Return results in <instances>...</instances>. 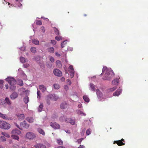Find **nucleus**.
Segmentation results:
<instances>
[{"label": "nucleus", "instance_id": "nucleus-54", "mask_svg": "<svg viewBox=\"0 0 148 148\" xmlns=\"http://www.w3.org/2000/svg\"><path fill=\"white\" fill-rule=\"evenodd\" d=\"M76 142L78 143V144H80L81 143L82 141H81L80 140L78 139L77 140Z\"/></svg>", "mask_w": 148, "mask_h": 148}, {"label": "nucleus", "instance_id": "nucleus-53", "mask_svg": "<svg viewBox=\"0 0 148 148\" xmlns=\"http://www.w3.org/2000/svg\"><path fill=\"white\" fill-rule=\"evenodd\" d=\"M51 42L52 44L53 45H55L56 43V42L55 40H52L51 41Z\"/></svg>", "mask_w": 148, "mask_h": 148}, {"label": "nucleus", "instance_id": "nucleus-8", "mask_svg": "<svg viewBox=\"0 0 148 148\" xmlns=\"http://www.w3.org/2000/svg\"><path fill=\"white\" fill-rule=\"evenodd\" d=\"M54 74L56 76L60 77L62 76V72L58 69H55L53 71Z\"/></svg>", "mask_w": 148, "mask_h": 148}, {"label": "nucleus", "instance_id": "nucleus-32", "mask_svg": "<svg viewBox=\"0 0 148 148\" xmlns=\"http://www.w3.org/2000/svg\"><path fill=\"white\" fill-rule=\"evenodd\" d=\"M30 50L33 53H35L36 52V48L34 47H31Z\"/></svg>", "mask_w": 148, "mask_h": 148}, {"label": "nucleus", "instance_id": "nucleus-64", "mask_svg": "<svg viewBox=\"0 0 148 148\" xmlns=\"http://www.w3.org/2000/svg\"><path fill=\"white\" fill-rule=\"evenodd\" d=\"M78 107L79 108H82V106L81 104H79L78 105Z\"/></svg>", "mask_w": 148, "mask_h": 148}, {"label": "nucleus", "instance_id": "nucleus-21", "mask_svg": "<svg viewBox=\"0 0 148 148\" xmlns=\"http://www.w3.org/2000/svg\"><path fill=\"white\" fill-rule=\"evenodd\" d=\"M26 120L30 123H33L34 121V119L32 117H27Z\"/></svg>", "mask_w": 148, "mask_h": 148}, {"label": "nucleus", "instance_id": "nucleus-10", "mask_svg": "<svg viewBox=\"0 0 148 148\" xmlns=\"http://www.w3.org/2000/svg\"><path fill=\"white\" fill-rule=\"evenodd\" d=\"M68 106L67 103L65 102H62L60 105V108L62 109H65Z\"/></svg>", "mask_w": 148, "mask_h": 148}, {"label": "nucleus", "instance_id": "nucleus-51", "mask_svg": "<svg viewBox=\"0 0 148 148\" xmlns=\"http://www.w3.org/2000/svg\"><path fill=\"white\" fill-rule=\"evenodd\" d=\"M29 64H23V66L24 68H27L29 66Z\"/></svg>", "mask_w": 148, "mask_h": 148}, {"label": "nucleus", "instance_id": "nucleus-45", "mask_svg": "<svg viewBox=\"0 0 148 148\" xmlns=\"http://www.w3.org/2000/svg\"><path fill=\"white\" fill-rule=\"evenodd\" d=\"M116 87H114L112 88H110L109 89V91L111 92H112L114 91V90H116Z\"/></svg>", "mask_w": 148, "mask_h": 148}, {"label": "nucleus", "instance_id": "nucleus-6", "mask_svg": "<svg viewBox=\"0 0 148 148\" xmlns=\"http://www.w3.org/2000/svg\"><path fill=\"white\" fill-rule=\"evenodd\" d=\"M49 98L50 99L53 101H56L58 99V97L55 94H50L47 96V100Z\"/></svg>", "mask_w": 148, "mask_h": 148}, {"label": "nucleus", "instance_id": "nucleus-39", "mask_svg": "<svg viewBox=\"0 0 148 148\" xmlns=\"http://www.w3.org/2000/svg\"><path fill=\"white\" fill-rule=\"evenodd\" d=\"M15 1L16 2H18L19 3V4L18 5V7H20L22 6V4L21 3V2H22L23 0H15Z\"/></svg>", "mask_w": 148, "mask_h": 148}, {"label": "nucleus", "instance_id": "nucleus-62", "mask_svg": "<svg viewBox=\"0 0 148 148\" xmlns=\"http://www.w3.org/2000/svg\"><path fill=\"white\" fill-rule=\"evenodd\" d=\"M55 148H65V147L63 146H58L56 147Z\"/></svg>", "mask_w": 148, "mask_h": 148}, {"label": "nucleus", "instance_id": "nucleus-3", "mask_svg": "<svg viewBox=\"0 0 148 148\" xmlns=\"http://www.w3.org/2000/svg\"><path fill=\"white\" fill-rule=\"evenodd\" d=\"M36 134L32 132L27 133L26 135L27 138L29 139H33L36 138Z\"/></svg>", "mask_w": 148, "mask_h": 148}, {"label": "nucleus", "instance_id": "nucleus-17", "mask_svg": "<svg viewBox=\"0 0 148 148\" xmlns=\"http://www.w3.org/2000/svg\"><path fill=\"white\" fill-rule=\"evenodd\" d=\"M37 130L39 133L40 134H42L43 135H45V132L42 129L40 128H38Z\"/></svg>", "mask_w": 148, "mask_h": 148}, {"label": "nucleus", "instance_id": "nucleus-41", "mask_svg": "<svg viewBox=\"0 0 148 148\" xmlns=\"http://www.w3.org/2000/svg\"><path fill=\"white\" fill-rule=\"evenodd\" d=\"M0 139L2 141H5L6 140V139L3 136H1L0 137Z\"/></svg>", "mask_w": 148, "mask_h": 148}, {"label": "nucleus", "instance_id": "nucleus-1", "mask_svg": "<svg viewBox=\"0 0 148 148\" xmlns=\"http://www.w3.org/2000/svg\"><path fill=\"white\" fill-rule=\"evenodd\" d=\"M104 72H106V73L103 77V79L104 80H110L114 75V73L112 71L109 70L106 66L103 68L102 72L101 75Z\"/></svg>", "mask_w": 148, "mask_h": 148}, {"label": "nucleus", "instance_id": "nucleus-52", "mask_svg": "<svg viewBox=\"0 0 148 148\" xmlns=\"http://www.w3.org/2000/svg\"><path fill=\"white\" fill-rule=\"evenodd\" d=\"M69 69L71 70H74L73 66L70 65L69 66Z\"/></svg>", "mask_w": 148, "mask_h": 148}, {"label": "nucleus", "instance_id": "nucleus-19", "mask_svg": "<svg viewBox=\"0 0 148 148\" xmlns=\"http://www.w3.org/2000/svg\"><path fill=\"white\" fill-rule=\"evenodd\" d=\"M119 82V80L117 79H114L112 82V84L113 85H116Z\"/></svg>", "mask_w": 148, "mask_h": 148}, {"label": "nucleus", "instance_id": "nucleus-7", "mask_svg": "<svg viewBox=\"0 0 148 148\" xmlns=\"http://www.w3.org/2000/svg\"><path fill=\"white\" fill-rule=\"evenodd\" d=\"M125 140L123 138H122L121 140L114 141L113 142V144H115V143H116L117 145L119 146L124 145L125 144V143H123V142Z\"/></svg>", "mask_w": 148, "mask_h": 148}, {"label": "nucleus", "instance_id": "nucleus-15", "mask_svg": "<svg viewBox=\"0 0 148 148\" xmlns=\"http://www.w3.org/2000/svg\"><path fill=\"white\" fill-rule=\"evenodd\" d=\"M18 94L16 92H14L12 93L11 95V98L12 99H14L16 98L18 96Z\"/></svg>", "mask_w": 148, "mask_h": 148}, {"label": "nucleus", "instance_id": "nucleus-28", "mask_svg": "<svg viewBox=\"0 0 148 148\" xmlns=\"http://www.w3.org/2000/svg\"><path fill=\"white\" fill-rule=\"evenodd\" d=\"M24 101L25 103H27L29 101V98L27 96L25 97L24 99Z\"/></svg>", "mask_w": 148, "mask_h": 148}, {"label": "nucleus", "instance_id": "nucleus-35", "mask_svg": "<svg viewBox=\"0 0 148 148\" xmlns=\"http://www.w3.org/2000/svg\"><path fill=\"white\" fill-rule=\"evenodd\" d=\"M57 143L60 145H63V141L61 139H58L57 141Z\"/></svg>", "mask_w": 148, "mask_h": 148}, {"label": "nucleus", "instance_id": "nucleus-40", "mask_svg": "<svg viewBox=\"0 0 148 148\" xmlns=\"http://www.w3.org/2000/svg\"><path fill=\"white\" fill-rule=\"evenodd\" d=\"M66 118L64 116H62L60 118V121L63 122L65 120Z\"/></svg>", "mask_w": 148, "mask_h": 148}, {"label": "nucleus", "instance_id": "nucleus-50", "mask_svg": "<svg viewBox=\"0 0 148 148\" xmlns=\"http://www.w3.org/2000/svg\"><path fill=\"white\" fill-rule=\"evenodd\" d=\"M41 29L43 33H44L45 32V27L43 26H42L41 27Z\"/></svg>", "mask_w": 148, "mask_h": 148}, {"label": "nucleus", "instance_id": "nucleus-56", "mask_svg": "<svg viewBox=\"0 0 148 148\" xmlns=\"http://www.w3.org/2000/svg\"><path fill=\"white\" fill-rule=\"evenodd\" d=\"M55 55L58 57H60L61 56L60 54L58 52H56Z\"/></svg>", "mask_w": 148, "mask_h": 148}, {"label": "nucleus", "instance_id": "nucleus-12", "mask_svg": "<svg viewBox=\"0 0 148 148\" xmlns=\"http://www.w3.org/2000/svg\"><path fill=\"white\" fill-rule=\"evenodd\" d=\"M65 121L67 123H70L72 125H74L75 123V121L73 120H72L70 118L66 119Z\"/></svg>", "mask_w": 148, "mask_h": 148}, {"label": "nucleus", "instance_id": "nucleus-38", "mask_svg": "<svg viewBox=\"0 0 148 148\" xmlns=\"http://www.w3.org/2000/svg\"><path fill=\"white\" fill-rule=\"evenodd\" d=\"M53 87L55 89H58L59 88V86L58 84H54L53 85Z\"/></svg>", "mask_w": 148, "mask_h": 148}, {"label": "nucleus", "instance_id": "nucleus-22", "mask_svg": "<svg viewBox=\"0 0 148 148\" xmlns=\"http://www.w3.org/2000/svg\"><path fill=\"white\" fill-rule=\"evenodd\" d=\"M56 66L57 67L61 68L62 67V64L60 60H57L56 61Z\"/></svg>", "mask_w": 148, "mask_h": 148}, {"label": "nucleus", "instance_id": "nucleus-26", "mask_svg": "<svg viewBox=\"0 0 148 148\" xmlns=\"http://www.w3.org/2000/svg\"><path fill=\"white\" fill-rule=\"evenodd\" d=\"M0 117L2 118L3 119H6L7 117L5 114H3L0 112Z\"/></svg>", "mask_w": 148, "mask_h": 148}, {"label": "nucleus", "instance_id": "nucleus-14", "mask_svg": "<svg viewBox=\"0 0 148 148\" xmlns=\"http://www.w3.org/2000/svg\"><path fill=\"white\" fill-rule=\"evenodd\" d=\"M122 91V90L121 89H119L117 91L113 93V95L114 96H118L120 95Z\"/></svg>", "mask_w": 148, "mask_h": 148}, {"label": "nucleus", "instance_id": "nucleus-31", "mask_svg": "<svg viewBox=\"0 0 148 148\" xmlns=\"http://www.w3.org/2000/svg\"><path fill=\"white\" fill-rule=\"evenodd\" d=\"M19 119H23L25 118L24 115L23 114H20L18 116Z\"/></svg>", "mask_w": 148, "mask_h": 148}, {"label": "nucleus", "instance_id": "nucleus-59", "mask_svg": "<svg viewBox=\"0 0 148 148\" xmlns=\"http://www.w3.org/2000/svg\"><path fill=\"white\" fill-rule=\"evenodd\" d=\"M67 83L68 84H69V85H70L71 84V82L70 81L69 79H68V80H67Z\"/></svg>", "mask_w": 148, "mask_h": 148}, {"label": "nucleus", "instance_id": "nucleus-58", "mask_svg": "<svg viewBox=\"0 0 148 148\" xmlns=\"http://www.w3.org/2000/svg\"><path fill=\"white\" fill-rule=\"evenodd\" d=\"M85 130V129H84L83 130H82L81 133L82 135H83L84 134Z\"/></svg>", "mask_w": 148, "mask_h": 148}, {"label": "nucleus", "instance_id": "nucleus-5", "mask_svg": "<svg viewBox=\"0 0 148 148\" xmlns=\"http://www.w3.org/2000/svg\"><path fill=\"white\" fill-rule=\"evenodd\" d=\"M50 125L54 129H58L60 128V125L56 122H51L50 123Z\"/></svg>", "mask_w": 148, "mask_h": 148}, {"label": "nucleus", "instance_id": "nucleus-29", "mask_svg": "<svg viewBox=\"0 0 148 148\" xmlns=\"http://www.w3.org/2000/svg\"><path fill=\"white\" fill-rule=\"evenodd\" d=\"M11 137L13 139L18 140L19 139V137L18 136H16V135L12 134L11 135Z\"/></svg>", "mask_w": 148, "mask_h": 148}, {"label": "nucleus", "instance_id": "nucleus-42", "mask_svg": "<svg viewBox=\"0 0 148 148\" xmlns=\"http://www.w3.org/2000/svg\"><path fill=\"white\" fill-rule=\"evenodd\" d=\"M36 23L37 25H41L42 24V22L40 20H37L36 22Z\"/></svg>", "mask_w": 148, "mask_h": 148}, {"label": "nucleus", "instance_id": "nucleus-46", "mask_svg": "<svg viewBox=\"0 0 148 148\" xmlns=\"http://www.w3.org/2000/svg\"><path fill=\"white\" fill-rule=\"evenodd\" d=\"M37 94L38 95V98L39 97V98H40L41 96V93L40 91H38L37 92Z\"/></svg>", "mask_w": 148, "mask_h": 148}, {"label": "nucleus", "instance_id": "nucleus-47", "mask_svg": "<svg viewBox=\"0 0 148 148\" xmlns=\"http://www.w3.org/2000/svg\"><path fill=\"white\" fill-rule=\"evenodd\" d=\"M51 62H53L54 61V58L53 57L51 56L49 58Z\"/></svg>", "mask_w": 148, "mask_h": 148}, {"label": "nucleus", "instance_id": "nucleus-30", "mask_svg": "<svg viewBox=\"0 0 148 148\" xmlns=\"http://www.w3.org/2000/svg\"><path fill=\"white\" fill-rule=\"evenodd\" d=\"M32 42L34 44L36 45H38L39 44V42L38 40L34 39L32 40Z\"/></svg>", "mask_w": 148, "mask_h": 148}, {"label": "nucleus", "instance_id": "nucleus-4", "mask_svg": "<svg viewBox=\"0 0 148 148\" xmlns=\"http://www.w3.org/2000/svg\"><path fill=\"white\" fill-rule=\"evenodd\" d=\"M6 80L10 85H14L16 83L15 80L13 77H9L7 78Z\"/></svg>", "mask_w": 148, "mask_h": 148}, {"label": "nucleus", "instance_id": "nucleus-34", "mask_svg": "<svg viewBox=\"0 0 148 148\" xmlns=\"http://www.w3.org/2000/svg\"><path fill=\"white\" fill-rule=\"evenodd\" d=\"M70 72L71 73L70 76L71 78H72L74 76L75 71L74 70H71L70 71Z\"/></svg>", "mask_w": 148, "mask_h": 148}, {"label": "nucleus", "instance_id": "nucleus-44", "mask_svg": "<svg viewBox=\"0 0 148 148\" xmlns=\"http://www.w3.org/2000/svg\"><path fill=\"white\" fill-rule=\"evenodd\" d=\"M18 84L21 86H23V81L22 80H19Z\"/></svg>", "mask_w": 148, "mask_h": 148}, {"label": "nucleus", "instance_id": "nucleus-18", "mask_svg": "<svg viewBox=\"0 0 148 148\" xmlns=\"http://www.w3.org/2000/svg\"><path fill=\"white\" fill-rule=\"evenodd\" d=\"M47 50L49 52L53 53L54 52V49L53 47H50L47 48Z\"/></svg>", "mask_w": 148, "mask_h": 148}, {"label": "nucleus", "instance_id": "nucleus-57", "mask_svg": "<svg viewBox=\"0 0 148 148\" xmlns=\"http://www.w3.org/2000/svg\"><path fill=\"white\" fill-rule=\"evenodd\" d=\"M79 113L80 114H83V115H84V116H85L86 115V114L84 113L83 112L81 111H79Z\"/></svg>", "mask_w": 148, "mask_h": 148}, {"label": "nucleus", "instance_id": "nucleus-61", "mask_svg": "<svg viewBox=\"0 0 148 148\" xmlns=\"http://www.w3.org/2000/svg\"><path fill=\"white\" fill-rule=\"evenodd\" d=\"M65 131L66 133L68 134H70L71 133L70 131L68 130H65Z\"/></svg>", "mask_w": 148, "mask_h": 148}, {"label": "nucleus", "instance_id": "nucleus-43", "mask_svg": "<svg viewBox=\"0 0 148 148\" xmlns=\"http://www.w3.org/2000/svg\"><path fill=\"white\" fill-rule=\"evenodd\" d=\"M62 37L61 36H56L55 39L58 41H59L62 39Z\"/></svg>", "mask_w": 148, "mask_h": 148}, {"label": "nucleus", "instance_id": "nucleus-27", "mask_svg": "<svg viewBox=\"0 0 148 148\" xmlns=\"http://www.w3.org/2000/svg\"><path fill=\"white\" fill-rule=\"evenodd\" d=\"M83 99L86 102L88 103L89 101V99L86 96H83Z\"/></svg>", "mask_w": 148, "mask_h": 148}, {"label": "nucleus", "instance_id": "nucleus-25", "mask_svg": "<svg viewBox=\"0 0 148 148\" xmlns=\"http://www.w3.org/2000/svg\"><path fill=\"white\" fill-rule=\"evenodd\" d=\"M20 61L22 63H24L26 62L27 61V59H25V58L21 57L20 58Z\"/></svg>", "mask_w": 148, "mask_h": 148}, {"label": "nucleus", "instance_id": "nucleus-36", "mask_svg": "<svg viewBox=\"0 0 148 148\" xmlns=\"http://www.w3.org/2000/svg\"><path fill=\"white\" fill-rule=\"evenodd\" d=\"M1 133L5 137H6L7 138H9L10 137V135L7 133H4L3 132H2Z\"/></svg>", "mask_w": 148, "mask_h": 148}, {"label": "nucleus", "instance_id": "nucleus-55", "mask_svg": "<svg viewBox=\"0 0 148 148\" xmlns=\"http://www.w3.org/2000/svg\"><path fill=\"white\" fill-rule=\"evenodd\" d=\"M64 42H63L62 43H61V46L62 48H63L64 47Z\"/></svg>", "mask_w": 148, "mask_h": 148}, {"label": "nucleus", "instance_id": "nucleus-20", "mask_svg": "<svg viewBox=\"0 0 148 148\" xmlns=\"http://www.w3.org/2000/svg\"><path fill=\"white\" fill-rule=\"evenodd\" d=\"M5 102L7 103L8 105H10L11 104V102L9 98L8 97H6L5 99Z\"/></svg>", "mask_w": 148, "mask_h": 148}, {"label": "nucleus", "instance_id": "nucleus-11", "mask_svg": "<svg viewBox=\"0 0 148 148\" xmlns=\"http://www.w3.org/2000/svg\"><path fill=\"white\" fill-rule=\"evenodd\" d=\"M11 133L13 135H19L21 133V131L17 129H16L12 130Z\"/></svg>", "mask_w": 148, "mask_h": 148}, {"label": "nucleus", "instance_id": "nucleus-23", "mask_svg": "<svg viewBox=\"0 0 148 148\" xmlns=\"http://www.w3.org/2000/svg\"><path fill=\"white\" fill-rule=\"evenodd\" d=\"M43 107V103H41L40 104V105L39 106L38 108V111L39 112H41L42 111V109Z\"/></svg>", "mask_w": 148, "mask_h": 148}, {"label": "nucleus", "instance_id": "nucleus-63", "mask_svg": "<svg viewBox=\"0 0 148 148\" xmlns=\"http://www.w3.org/2000/svg\"><path fill=\"white\" fill-rule=\"evenodd\" d=\"M3 80H0V84H1L2 85H3Z\"/></svg>", "mask_w": 148, "mask_h": 148}, {"label": "nucleus", "instance_id": "nucleus-49", "mask_svg": "<svg viewBox=\"0 0 148 148\" xmlns=\"http://www.w3.org/2000/svg\"><path fill=\"white\" fill-rule=\"evenodd\" d=\"M47 104L48 105H49L50 103V100H51L49 98L48 99V100H47Z\"/></svg>", "mask_w": 148, "mask_h": 148}, {"label": "nucleus", "instance_id": "nucleus-2", "mask_svg": "<svg viewBox=\"0 0 148 148\" xmlns=\"http://www.w3.org/2000/svg\"><path fill=\"white\" fill-rule=\"evenodd\" d=\"M10 125L9 123L4 121H0V128L8 130L10 128Z\"/></svg>", "mask_w": 148, "mask_h": 148}, {"label": "nucleus", "instance_id": "nucleus-24", "mask_svg": "<svg viewBox=\"0 0 148 148\" xmlns=\"http://www.w3.org/2000/svg\"><path fill=\"white\" fill-rule=\"evenodd\" d=\"M53 30H54L55 33L57 35H59L60 34L59 31L58 29L56 27L53 28Z\"/></svg>", "mask_w": 148, "mask_h": 148}, {"label": "nucleus", "instance_id": "nucleus-13", "mask_svg": "<svg viewBox=\"0 0 148 148\" xmlns=\"http://www.w3.org/2000/svg\"><path fill=\"white\" fill-rule=\"evenodd\" d=\"M36 148H46V146L42 144L38 143L34 146Z\"/></svg>", "mask_w": 148, "mask_h": 148}, {"label": "nucleus", "instance_id": "nucleus-16", "mask_svg": "<svg viewBox=\"0 0 148 148\" xmlns=\"http://www.w3.org/2000/svg\"><path fill=\"white\" fill-rule=\"evenodd\" d=\"M40 89L42 92H44L46 90V88L43 85H41L39 86Z\"/></svg>", "mask_w": 148, "mask_h": 148}, {"label": "nucleus", "instance_id": "nucleus-33", "mask_svg": "<svg viewBox=\"0 0 148 148\" xmlns=\"http://www.w3.org/2000/svg\"><path fill=\"white\" fill-rule=\"evenodd\" d=\"M90 87L91 88V90L92 91H95V88L94 85L92 84H90Z\"/></svg>", "mask_w": 148, "mask_h": 148}, {"label": "nucleus", "instance_id": "nucleus-60", "mask_svg": "<svg viewBox=\"0 0 148 148\" xmlns=\"http://www.w3.org/2000/svg\"><path fill=\"white\" fill-rule=\"evenodd\" d=\"M85 147L83 145H80L78 148H85Z\"/></svg>", "mask_w": 148, "mask_h": 148}, {"label": "nucleus", "instance_id": "nucleus-9", "mask_svg": "<svg viewBox=\"0 0 148 148\" xmlns=\"http://www.w3.org/2000/svg\"><path fill=\"white\" fill-rule=\"evenodd\" d=\"M20 125L21 127L26 128H28L29 127V125L25 121L21 123Z\"/></svg>", "mask_w": 148, "mask_h": 148}, {"label": "nucleus", "instance_id": "nucleus-48", "mask_svg": "<svg viewBox=\"0 0 148 148\" xmlns=\"http://www.w3.org/2000/svg\"><path fill=\"white\" fill-rule=\"evenodd\" d=\"M90 131L89 129L87 130L86 132V134L87 135H89L90 134Z\"/></svg>", "mask_w": 148, "mask_h": 148}, {"label": "nucleus", "instance_id": "nucleus-37", "mask_svg": "<svg viewBox=\"0 0 148 148\" xmlns=\"http://www.w3.org/2000/svg\"><path fill=\"white\" fill-rule=\"evenodd\" d=\"M14 85H10V89L12 90H14L15 89L16 87Z\"/></svg>", "mask_w": 148, "mask_h": 148}]
</instances>
